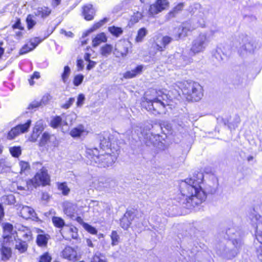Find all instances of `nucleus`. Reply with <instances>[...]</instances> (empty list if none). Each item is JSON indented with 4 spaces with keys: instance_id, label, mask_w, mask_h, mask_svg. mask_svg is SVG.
Returning a JSON list of instances; mask_svg holds the SVG:
<instances>
[{
    "instance_id": "f257e3e1",
    "label": "nucleus",
    "mask_w": 262,
    "mask_h": 262,
    "mask_svg": "<svg viewBox=\"0 0 262 262\" xmlns=\"http://www.w3.org/2000/svg\"><path fill=\"white\" fill-rule=\"evenodd\" d=\"M100 150L97 148L86 147L85 156L87 163L98 167H106L112 166L118 156V148L112 147L110 134L104 133L100 137Z\"/></svg>"
},
{
    "instance_id": "f03ea898",
    "label": "nucleus",
    "mask_w": 262,
    "mask_h": 262,
    "mask_svg": "<svg viewBox=\"0 0 262 262\" xmlns=\"http://www.w3.org/2000/svg\"><path fill=\"white\" fill-rule=\"evenodd\" d=\"M203 179V173L198 171L181 183V192L185 197L183 203L185 205V207L190 209L205 201L207 195L202 186Z\"/></svg>"
},
{
    "instance_id": "7ed1b4c3",
    "label": "nucleus",
    "mask_w": 262,
    "mask_h": 262,
    "mask_svg": "<svg viewBox=\"0 0 262 262\" xmlns=\"http://www.w3.org/2000/svg\"><path fill=\"white\" fill-rule=\"evenodd\" d=\"M226 233L230 239L226 244L220 243L216 245V252L224 258L231 259L237 255L242 246L240 232L235 228L232 227L228 228Z\"/></svg>"
},
{
    "instance_id": "20e7f679",
    "label": "nucleus",
    "mask_w": 262,
    "mask_h": 262,
    "mask_svg": "<svg viewBox=\"0 0 262 262\" xmlns=\"http://www.w3.org/2000/svg\"><path fill=\"white\" fill-rule=\"evenodd\" d=\"M251 225L255 229L256 240L261 244L256 250L257 260L256 262H262V206L254 210L249 215Z\"/></svg>"
},
{
    "instance_id": "39448f33",
    "label": "nucleus",
    "mask_w": 262,
    "mask_h": 262,
    "mask_svg": "<svg viewBox=\"0 0 262 262\" xmlns=\"http://www.w3.org/2000/svg\"><path fill=\"white\" fill-rule=\"evenodd\" d=\"M183 94L188 101H198L203 96V88L194 81H185L180 83Z\"/></svg>"
},
{
    "instance_id": "423d86ee",
    "label": "nucleus",
    "mask_w": 262,
    "mask_h": 262,
    "mask_svg": "<svg viewBox=\"0 0 262 262\" xmlns=\"http://www.w3.org/2000/svg\"><path fill=\"white\" fill-rule=\"evenodd\" d=\"M148 92L146 93L145 101L144 102L143 105L146 109L151 112L154 114H162L165 113V108L168 105L167 101V96L166 94H162L154 98H148Z\"/></svg>"
},
{
    "instance_id": "0eeeda50",
    "label": "nucleus",
    "mask_w": 262,
    "mask_h": 262,
    "mask_svg": "<svg viewBox=\"0 0 262 262\" xmlns=\"http://www.w3.org/2000/svg\"><path fill=\"white\" fill-rule=\"evenodd\" d=\"M33 167L36 169L41 167V169L36 173L33 179L27 181V189H32V186L33 187H36L40 184L43 186L48 185L50 183V178L48 173L47 169L45 167H42V164L39 162L33 163Z\"/></svg>"
},
{
    "instance_id": "6e6552de",
    "label": "nucleus",
    "mask_w": 262,
    "mask_h": 262,
    "mask_svg": "<svg viewBox=\"0 0 262 262\" xmlns=\"http://www.w3.org/2000/svg\"><path fill=\"white\" fill-rule=\"evenodd\" d=\"M132 221H134L137 226L141 228L145 224V215L140 211H127L120 220V225L122 228L127 229L131 224Z\"/></svg>"
},
{
    "instance_id": "1a4fd4ad",
    "label": "nucleus",
    "mask_w": 262,
    "mask_h": 262,
    "mask_svg": "<svg viewBox=\"0 0 262 262\" xmlns=\"http://www.w3.org/2000/svg\"><path fill=\"white\" fill-rule=\"evenodd\" d=\"M205 20L203 14L200 15V18L194 17L191 20L183 23L179 28V38L185 37L199 27H204Z\"/></svg>"
},
{
    "instance_id": "9d476101",
    "label": "nucleus",
    "mask_w": 262,
    "mask_h": 262,
    "mask_svg": "<svg viewBox=\"0 0 262 262\" xmlns=\"http://www.w3.org/2000/svg\"><path fill=\"white\" fill-rule=\"evenodd\" d=\"M209 43V40L205 33L200 34L192 42L190 53L193 55L203 52Z\"/></svg>"
},
{
    "instance_id": "9b49d317",
    "label": "nucleus",
    "mask_w": 262,
    "mask_h": 262,
    "mask_svg": "<svg viewBox=\"0 0 262 262\" xmlns=\"http://www.w3.org/2000/svg\"><path fill=\"white\" fill-rule=\"evenodd\" d=\"M59 142L55 136L47 132H44L38 142V145L46 149L56 147L58 146Z\"/></svg>"
},
{
    "instance_id": "f8f14e48",
    "label": "nucleus",
    "mask_w": 262,
    "mask_h": 262,
    "mask_svg": "<svg viewBox=\"0 0 262 262\" xmlns=\"http://www.w3.org/2000/svg\"><path fill=\"white\" fill-rule=\"evenodd\" d=\"M129 48H131L130 41L125 40H119L115 45L114 54L117 57L124 58L127 55Z\"/></svg>"
},
{
    "instance_id": "ddd939ff",
    "label": "nucleus",
    "mask_w": 262,
    "mask_h": 262,
    "mask_svg": "<svg viewBox=\"0 0 262 262\" xmlns=\"http://www.w3.org/2000/svg\"><path fill=\"white\" fill-rule=\"evenodd\" d=\"M238 41L240 45L239 50L241 53L243 51L252 52L256 49L255 42L247 35H241L239 36Z\"/></svg>"
},
{
    "instance_id": "4468645a",
    "label": "nucleus",
    "mask_w": 262,
    "mask_h": 262,
    "mask_svg": "<svg viewBox=\"0 0 262 262\" xmlns=\"http://www.w3.org/2000/svg\"><path fill=\"white\" fill-rule=\"evenodd\" d=\"M31 123V120H28L25 124H19L12 128L8 134L7 139L9 140L13 139L20 134L27 132L30 126Z\"/></svg>"
},
{
    "instance_id": "2eb2a0df",
    "label": "nucleus",
    "mask_w": 262,
    "mask_h": 262,
    "mask_svg": "<svg viewBox=\"0 0 262 262\" xmlns=\"http://www.w3.org/2000/svg\"><path fill=\"white\" fill-rule=\"evenodd\" d=\"M173 39L168 36H158L154 41V48L158 51H163L166 47L168 45Z\"/></svg>"
},
{
    "instance_id": "dca6fc26",
    "label": "nucleus",
    "mask_w": 262,
    "mask_h": 262,
    "mask_svg": "<svg viewBox=\"0 0 262 262\" xmlns=\"http://www.w3.org/2000/svg\"><path fill=\"white\" fill-rule=\"evenodd\" d=\"M167 0H157L155 3L150 5L149 13L154 15L161 12L168 7Z\"/></svg>"
},
{
    "instance_id": "f3484780",
    "label": "nucleus",
    "mask_w": 262,
    "mask_h": 262,
    "mask_svg": "<svg viewBox=\"0 0 262 262\" xmlns=\"http://www.w3.org/2000/svg\"><path fill=\"white\" fill-rule=\"evenodd\" d=\"M45 129L43 121L40 120L37 121L33 127L32 133L29 138V140L32 142L37 141L38 137Z\"/></svg>"
},
{
    "instance_id": "a211bd4d",
    "label": "nucleus",
    "mask_w": 262,
    "mask_h": 262,
    "mask_svg": "<svg viewBox=\"0 0 262 262\" xmlns=\"http://www.w3.org/2000/svg\"><path fill=\"white\" fill-rule=\"evenodd\" d=\"M17 231L15 232V237L17 239H21L24 241H29L32 239V232L27 227L19 225L17 227Z\"/></svg>"
},
{
    "instance_id": "6ab92c4d",
    "label": "nucleus",
    "mask_w": 262,
    "mask_h": 262,
    "mask_svg": "<svg viewBox=\"0 0 262 262\" xmlns=\"http://www.w3.org/2000/svg\"><path fill=\"white\" fill-rule=\"evenodd\" d=\"M61 233L63 237L67 239H77L78 236V229L73 226H66Z\"/></svg>"
},
{
    "instance_id": "aec40b11",
    "label": "nucleus",
    "mask_w": 262,
    "mask_h": 262,
    "mask_svg": "<svg viewBox=\"0 0 262 262\" xmlns=\"http://www.w3.org/2000/svg\"><path fill=\"white\" fill-rule=\"evenodd\" d=\"M111 181L105 179H100V180H95L93 182V187L95 189L101 191L103 190L104 188L110 187L111 186Z\"/></svg>"
},
{
    "instance_id": "412c9836",
    "label": "nucleus",
    "mask_w": 262,
    "mask_h": 262,
    "mask_svg": "<svg viewBox=\"0 0 262 262\" xmlns=\"http://www.w3.org/2000/svg\"><path fill=\"white\" fill-rule=\"evenodd\" d=\"M82 15L86 20H92L95 15V10L93 8V6L91 4H88L83 6Z\"/></svg>"
},
{
    "instance_id": "4be33fe9",
    "label": "nucleus",
    "mask_w": 262,
    "mask_h": 262,
    "mask_svg": "<svg viewBox=\"0 0 262 262\" xmlns=\"http://www.w3.org/2000/svg\"><path fill=\"white\" fill-rule=\"evenodd\" d=\"M88 133L84 126L79 125L78 126L72 128L70 133V135L73 138L80 137L86 135Z\"/></svg>"
},
{
    "instance_id": "5701e85b",
    "label": "nucleus",
    "mask_w": 262,
    "mask_h": 262,
    "mask_svg": "<svg viewBox=\"0 0 262 262\" xmlns=\"http://www.w3.org/2000/svg\"><path fill=\"white\" fill-rule=\"evenodd\" d=\"M62 254L63 258L73 260L77 256V252L73 248L68 246L62 251Z\"/></svg>"
},
{
    "instance_id": "b1692460",
    "label": "nucleus",
    "mask_w": 262,
    "mask_h": 262,
    "mask_svg": "<svg viewBox=\"0 0 262 262\" xmlns=\"http://www.w3.org/2000/svg\"><path fill=\"white\" fill-rule=\"evenodd\" d=\"M34 210L28 206H23L19 211L20 215L25 219H28L31 217L34 216Z\"/></svg>"
},
{
    "instance_id": "393cba45",
    "label": "nucleus",
    "mask_w": 262,
    "mask_h": 262,
    "mask_svg": "<svg viewBox=\"0 0 262 262\" xmlns=\"http://www.w3.org/2000/svg\"><path fill=\"white\" fill-rule=\"evenodd\" d=\"M143 68V66L141 65L138 66L135 69L125 72L123 74V78L125 79H130L135 77L141 73Z\"/></svg>"
},
{
    "instance_id": "a878e982",
    "label": "nucleus",
    "mask_w": 262,
    "mask_h": 262,
    "mask_svg": "<svg viewBox=\"0 0 262 262\" xmlns=\"http://www.w3.org/2000/svg\"><path fill=\"white\" fill-rule=\"evenodd\" d=\"M51 10L48 7H43L38 8L35 11L34 14L35 16L44 18L50 15Z\"/></svg>"
},
{
    "instance_id": "bb28decb",
    "label": "nucleus",
    "mask_w": 262,
    "mask_h": 262,
    "mask_svg": "<svg viewBox=\"0 0 262 262\" xmlns=\"http://www.w3.org/2000/svg\"><path fill=\"white\" fill-rule=\"evenodd\" d=\"M107 37L104 33L98 34L92 40V46L93 47H96L101 43L107 41Z\"/></svg>"
},
{
    "instance_id": "cd10ccee",
    "label": "nucleus",
    "mask_w": 262,
    "mask_h": 262,
    "mask_svg": "<svg viewBox=\"0 0 262 262\" xmlns=\"http://www.w3.org/2000/svg\"><path fill=\"white\" fill-rule=\"evenodd\" d=\"M145 137V143L147 146L153 145L156 146L158 143V140L159 139V136L158 135H153L151 133L146 134Z\"/></svg>"
},
{
    "instance_id": "c85d7f7f",
    "label": "nucleus",
    "mask_w": 262,
    "mask_h": 262,
    "mask_svg": "<svg viewBox=\"0 0 262 262\" xmlns=\"http://www.w3.org/2000/svg\"><path fill=\"white\" fill-rule=\"evenodd\" d=\"M14 238L16 241L15 248L17 249L20 253L26 252L28 248V245L26 241H23L21 239H17L14 236Z\"/></svg>"
},
{
    "instance_id": "c756f323",
    "label": "nucleus",
    "mask_w": 262,
    "mask_h": 262,
    "mask_svg": "<svg viewBox=\"0 0 262 262\" xmlns=\"http://www.w3.org/2000/svg\"><path fill=\"white\" fill-rule=\"evenodd\" d=\"M4 237L5 238H11L12 236L14 235L13 228V226L9 223H6L4 226Z\"/></svg>"
},
{
    "instance_id": "7c9ffc66",
    "label": "nucleus",
    "mask_w": 262,
    "mask_h": 262,
    "mask_svg": "<svg viewBox=\"0 0 262 262\" xmlns=\"http://www.w3.org/2000/svg\"><path fill=\"white\" fill-rule=\"evenodd\" d=\"M50 236L48 234H38L37 236L36 242L39 246L47 245Z\"/></svg>"
},
{
    "instance_id": "2f4dec72",
    "label": "nucleus",
    "mask_w": 262,
    "mask_h": 262,
    "mask_svg": "<svg viewBox=\"0 0 262 262\" xmlns=\"http://www.w3.org/2000/svg\"><path fill=\"white\" fill-rule=\"evenodd\" d=\"M64 117V115H62V118L60 116H56L53 118L51 121V126L56 128L60 125H65L64 124L63 120L62 119Z\"/></svg>"
},
{
    "instance_id": "473e14b6",
    "label": "nucleus",
    "mask_w": 262,
    "mask_h": 262,
    "mask_svg": "<svg viewBox=\"0 0 262 262\" xmlns=\"http://www.w3.org/2000/svg\"><path fill=\"white\" fill-rule=\"evenodd\" d=\"M52 221L56 228L61 229L66 226L64 221L60 217L54 216L52 217Z\"/></svg>"
},
{
    "instance_id": "72a5a7b5",
    "label": "nucleus",
    "mask_w": 262,
    "mask_h": 262,
    "mask_svg": "<svg viewBox=\"0 0 262 262\" xmlns=\"http://www.w3.org/2000/svg\"><path fill=\"white\" fill-rule=\"evenodd\" d=\"M108 20L109 18L105 17L103 19L99 21L98 22L95 23L90 29H89V30L88 31L87 34L91 33L96 30L97 29L102 26L103 25H104L105 23L108 22Z\"/></svg>"
},
{
    "instance_id": "f704fd0d",
    "label": "nucleus",
    "mask_w": 262,
    "mask_h": 262,
    "mask_svg": "<svg viewBox=\"0 0 262 262\" xmlns=\"http://www.w3.org/2000/svg\"><path fill=\"white\" fill-rule=\"evenodd\" d=\"M113 49L112 45L106 44L100 48V53L102 56L107 57L111 54Z\"/></svg>"
},
{
    "instance_id": "c9c22d12",
    "label": "nucleus",
    "mask_w": 262,
    "mask_h": 262,
    "mask_svg": "<svg viewBox=\"0 0 262 262\" xmlns=\"http://www.w3.org/2000/svg\"><path fill=\"white\" fill-rule=\"evenodd\" d=\"M19 166L20 168V174H27V173H28L29 171L30 166L28 162L24 161H20L19 162Z\"/></svg>"
},
{
    "instance_id": "e433bc0d",
    "label": "nucleus",
    "mask_w": 262,
    "mask_h": 262,
    "mask_svg": "<svg viewBox=\"0 0 262 262\" xmlns=\"http://www.w3.org/2000/svg\"><path fill=\"white\" fill-rule=\"evenodd\" d=\"M1 253L2 255V260H7L11 256V249L5 246H3L1 248Z\"/></svg>"
},
{
    "instance_id": "4c0bfd02",
    "label": "nucleus",
    "mask_w": 262,
    "mask_h": 262,
    "mask_svg": "<svg viewBox=\"0 0 262 262\" xmlns=\"http://www.w3.org/2000/svg\"><path fill=\"white\" fill-rule=\"evenodd\" d=\"M1 201L5 205H12L15 202V199L13 195L9 194L3 196Z\"/></svg>"
},
{
    "instance_id": "58836bf2",
    "label": "nucleus",
    "mask_w": 262,
    "mask_h": 262,
    "mask_svg": "<svg viewBox=\"0 0 262 262\" xmlns=\"http://www.w3.org/2000/svg\"><path fill=\"white\" fill-rule=\"evenodd\" d=\"M147 34V30L145 28L140 29L138 31L137 35L135 39L136 41L138 42L142 41Z\"/></svg>"
},
{
    "instance_id": "ea45409f",
    "label": "nucleus",
    "mask_w": 262,
    "mask_h": 262,
    "mask_svg": "<svg viewBox=\"0 0 262 262\" xmlns=\"http://www.w3.org/2000/svg\"><path fill=\"white\" fill-rule=\"evenodd\" d=\"M57 185L58 189L62 192L63 195H67L69 193L70 189L66 182L57 183Z\"/></svg>"
},
{
    "instance_id": "a19ab883",
    "label": "nucleus",
    "mask_w": 262,
    "mask_h": 262,
    "mask_svg": "<svg viewBox=\"0 0 262 262\" xmlns=\"http://www.w3.org/2000/svg\"><path fill=\"white\" fill-rule=\"evenodd\" d=\"M108 30L113 35L116 37L119 36L123 33V30L121 28L114 26L108 27Z\"/></svg>"
},
{
    "instance_id": "79ce46f5",
    "label": "nucleus",
    "mask_w": 262,
    "mask_h": 262,
    "mask_svg": "<svg viewBox=\"0 0 262 262\" xmlns=\"http://www.w3.org/2000/svg\"><path fill=\"white\" fill-rule=\"evenodd\" d=\"M26 23L27 24V28L29 30L32 29L36 24L34 16L31 14H29L27 16Z\"/></svg>"
},
{
    "instance_id": "37998d69",
    "label": "nucleus",
    "mask_w": 262,
    "mask_h": 262,
    "mask_svg": "<svg viewBox=\"0 0 262 262\" xmlns=\"http://www.w3.org/2000/svg\"><path fill=\"white\" fill-rule=\"evenodd\" d=\"M71 73V69L68 66H65L64 68V71L61 74V79L63 83H66L69 79V76Z\"/></svg>"
},
{
    "instance_id": "c03bdc74",
    "label": "nucleus",
    "mask_w": 262,
    "mask_h": 262,
    "mask_svg": "<svg viewBox=\"0 0 262 262\" xmlns=\"http://www.w3.org/2000/svg\"><path fill=\"white\" fill-rule=\"evenodd\" d=\"M111 238L112 240V245H117L119 243L120 237L117 231H113L111 233Z\"/></svg>"
},
{
    "instance_id": "a18cd8bd",
    "label": "nucleus",
    "mask_w": 262,
    "mask_h": 262,
    "mask_svg": "<svg viewBox=\"0 0 262 262\" xmlns=\"http://www.w3.org/2000/svg\"><path fill=\"white\" fill-rule=\"evenodd\" d=\"M9 168V163L4 159H0V173L6 172Z\"/></svg>"
},
{
    "instance_id": "49530a36",
    "label": "nucleus",
    "mask_w": 262,
    "mask_h": 262,
    "mask_svg": "<svg viewBox=\"0 0 262 262\" xmlns=\"http://www.w3.org/2000/svg\"><path fill=\"white\" fill-rule=\"evenodd\" d=\"M11 155L14 157H18L21 152V148L19 146L12 147L9 148Z\"/></svg>"
},
{
    "instance_id": "de8ad7c7",
    "label": "nucleus",
    "mask_w": 262,
    "mask_h": 262,
    "mask_svg": "<svg viewBox=\"0 0 262 262\" xmlns=\"http://www.w3.org/2000/svg\"><path fill=\"white\" fill-rule=\"evenodd\" d=\"M72 204L70 203H65L64 204L63 211L66 214L71 216L74 213V210L72 208Z\"/></svg>"
},
{
    "instance_id": "09e8293b",
    "label": "nucleus",
    "mask_w": 262,
    "mask_h": 262,
    "mask_svg": "<svg viewBox=\"0 0 262 262\" xmlns=\"http://www.w3.org/2000/svg\"><path fill=\"white\" fill-rule=\"evenodd\" d=\"M76 119V115L74 114H71L69 115H67L66 117L65 120H63L64 124L65 125H67L69 124H72L73 122Z\"/></svg>"
},
{
    "instance_id": "8fccbe9b",
    "label": "nucleus",
    "mask_w": 262,
    "mask_h": 262,
    "mask_svg": "<svg viewBox=\"0 0 262 262\" xmlns=\"http://www.w3.org/2000/svg\"><path fill=\"white\" fill-rule=\"evenodd\" d=\"M33 49H34L32 48V46H30V43L29 42L21 48L19 51V54L23 55L33 50Z\"/></svg>"
},
{
    "instance_id": "3c124183",
    "label": "nucleus",
    "mask_w": 262,
    "mask_h": 262,
    "mask_svg": "<svg viewBox=\"0 0 262 262\" xmlns=\"http://www.w3.org/2000/svg\"><path fill=\"white\" fill-rule=\"evenodd\" d=\"M84 79L83 75L78 74L76 75L73 79V84L75 86H78L81 84Z\"/></svg>"
},
{
    "instance_id": "603ef678",
    "label": "nucleus",
    "mask_w": 262,
    "mask_h": 262,
    "mask_svg": "<svg viewBox=\"0 0 262 262\" xmlns=\"http://www.w3.org/2000/svg\"><path fill=\"white\" fill-rule=\"evenodd\" d=\"M51 256L48 252H46L40 256L39 262H51Z\"/></svg>"
},
{
    "instance_id": "864d4df0",
    "label": "nucleus",
    "mask_w": 262,
    "mask_h": 262,
    "mask_svg": "<svg viewBox=\"0 0 262 262\" xmlns=\"http://www.w3.org/2000/svg\"><path fill=\"white\" fill-rule=\"evenodd\" d=\"M42 106L39 101L34 100L31 102L28 106V109L35 110L39 107Z\"/></svg>"
},
{
    "instance_id": "5fc2aeb1",
    "label": "nucleus",
    "mask_w": 262,
    "mask_h": 262,
    "mask_svg": "<svg viewBox=\"0 0 262 262\" xmlns=\"http://www.w3.org/2000/svg\"><path fill=\"white\" fill-rule=\"evenodd\" d=\"M142 14L139 12L134 13V14L131 16L130 21L134 24L136 23L142 17Z\"/></svg>"
},
{
    "instance_id": "6e6d98bb",
    "label": "nucleus",
    "mask_w": 262,
    "mask_h": 262,
    "mask_svg": "<svg viewBox=\"0 0 262 262\" xmlns=\"http://www.w3.org/2000/svg\"><path fill=\"white\" fill-rule=\"evenodd\" d=\"M85 98L83 94L78 95L76 102V105L78 107H81L84 104Z\"/></svg>"
},
{
    "instance_id": "4d7b16f0",
    "label": "nucleus",
    "mask_w": 262,
    "mask_h": 262,
    "mask_svg": "<svg viewBox=\"0 0 262 262\" xmlns=\"http://www.w3.org/2000/svg\"><path fill=\"white\" fill-rule=\"evenodd\" d=\"M83 226L87 231L92 234H96L97 232V231L95 228L87 223H84Z\"/></svg>"
},
{
    "instance_id": "13d9d810",
    "label": "nucleus",
    "mask_w": 262,
    "mask_h": 262,
    "mask_svg": "<svg viewBox=\"0 0 262 262\" xmlns=\"http://www.w3.org/2000/svg\"><path fill=\"white\" fill-rule=\"evenodd\" d=\"M50 99L51 96L49 94H47L43 95L41 100L39 101L41 106H42L43 105L47 104L49 101H50Z\"/></svg>"
},
{
    "instance_id": "bf43d9fd",
    "label": "nucleus",
    "mask_w": 262,
    "mask_h": 262,
    "mask_svg": "<svg viewBox=\"0 0 262 262\" xmlns=\"http://www.w3.org/2000/svg\"><path fill=\"white\" fill-rule=\"evenodd\" d=\"M42 41V39H40L38 37H35L31 39L29 41L30 46H32V48L35 49L37 45Z\"/></svg>"
},
{
    "instance_id": "052dcab7",
    "label": "nucleus",
    "mask_w": 262,
    "mask_h": 262,
    "mask_svg": "<svg viewBox=\"0 0 262 262\" xmlns=\"http://www.w3.org/2000/svg\"><path fill=\"white\" fill-rule=\"evenodd\" d=\"M42 41V39H40L38 37H35L31 39L29 41L30 46H32V48L35 49L37 45Z\"/></svg>"
},
{
    "instance_id": "680f3d73",
    "label": "nucleus",
    "mask_w": 262,
    "mask_h": 262,
    "mask_svg": "<svg viewBox=\"0 0 262 262\" xmlns=\"http://www.w3.org/2000/svg\"><path fill=\"white\" fill-rule=\"evenodd\" d=\"M75 102L74 98H70L69 99L68 101H67L65 103L62 105L61 107L64 109H68Z\"/></svg>"
},
{
    "instance_id": "e2e57ef3",
    "label": "nucleus",
    "mask_w": 262,
    "mask_h": 262,
    "mask_svg": "<svg viewBox=\"0 0 262 262\" xmlns=\"http://www.w3.org/2000/svg\"><path fill=\"white\" fill-rule=\"evenodd\" d=\"M92 262H106L103 256H99L95 254L93 258Z\"/></svg>"
},
{
    "instance_id": "0e129e2a",
    "label": "nucleus",
    "mask_w": 262,
    "mask_h": 262,
    "mask_svg": "<svg viewBox=\"0 0 262 262\" xmlns=\"http://www.w3.org/2000/svg\"><path fill=\"white\" fill-rule=\"evenodd\" d=\"M184 7V3H181L178 4L173 9V11L171 13H177L179 11L182 10Z\"/></svg>"
},
{
    "instance_id": "69168bd1",
    "label": "nucleus",
    "mask_w": 262,
    "mask_h": 262,
    "mask_svg": "<svg viewBox=\"0 0 262 262\" xmlns=\"http://www.w3.org/2000/svg\"><path fill=\"white\" fill-rule=\"evenodd\" d=\"M189 120L188 119L187 117H184L180 119L178 121V124L182 125L184 124L185 125L186 124H188Z\"/></svg>"
},
{
    "instance_id": "338daca9",
    "label": "nucleus",
    "mask_w": 262,
    "mask_h": 262,
    "mask_svg": "<svg viewBox=\"0 0 262 262\" xmlns=\"http://www.w3.org/2000/svg\"><path fill=\"white\" fill-rule=\"evenodd\" d=\"M13 29H18L19 30H23V28L21 26V22L19 19H18L16 23L12 26Z\"/></svg>"
},
{
    "instance_id": "774afa93",
    "label": "nucleus",
    "mask_w": 262,
    "mask_h": 262,
    "mask_svg": "<svg viewBox=\"0 0 262 262\" xmlns=\"http://www.w3.org/2000/svg\"><path fill=\"white\" fill-rule=\"evenodd\" d=\"M96 64V62L89 60V64H88L86 67V69L88 70H90L92 69H93Z\"/></svg>"
}]
</instances>
